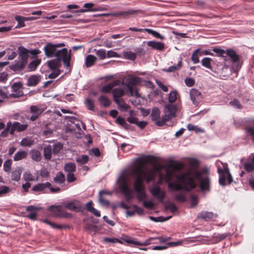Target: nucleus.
<instances>
[{
  "label": "nucleus",
  "mask_w": 254,
  "mask_h": 254,
  "mask_svg": "<svg viewBox=\"0 0 254 254\" xmlns=\"http://www.w3.org/2000/svg\"><path fill=\"white\" fill-rule=\"evenodd\" d=\"M189 169L184 173L177 176V180L183 186L176 183H169L168 187L172 190H180L184 189L189 191L195 189L197 186L195 180L199 181V187L201 191H209L210 189V170L207 167L200 169L199 160L195 158H190L187 163Z\"/></svg>",
  "instance_id": "f257e3e1"
},
{
  "label": "nucleus",
  "mask_w": 254,
  "mask_h": 254,
  "mask_svg": "<svg viewBox=\"0 0 254 254\" xmlns=\"http://www.w3.org/2000/svg\"><path fill=\"white\" fill-rule=\"evenodd\" d=\"M156 161V158L153 155H145L136 158L133 162L132 175L135 177L133 189L137 193V198L139 201L145 199L146 194L144 190L143 181L149 183L155 179V174L151 170H146L144 167Z\"/></svg>",
  "instance_id": "f03ea898"
},
{
  "label": "nucleus",
  "mask_w": 254,
  "mask_h": 254,
  "mask_svg": "<svg viewBox=\"0 0 254 254\" xmlns=\"http://www.w3.org/2000/svg\"><path fill=\"white\" fill-rule=\"evenodd\" d=\"M212 50L216 54V55L219 57L224 58V63H218L216 64V67L214 72L220 74L222 77H225L227 76V71L229 68V65L226 64L225 62L227 61L226 54L231 60L233 63H237L240 61V56L237 54L236 52L233 49L229 48L225 50L217 47H212Z\"/></svg>",
  "instance_id": "7ed1b4c3"
},
{
  "label": "nucleus",
  "mask_w": 254,
  "mask_h": 254,
  "mask_svg": "<svg viewBox=\"0 0 254 254\" xmlns=\"http://www.w3.org/2000/svg\"><path fill=\"white\" fill-rule=\"evenodd\" d=\"M177 111V107L176 105L168 104L164 107V114L161 117H160V111L157 107H154L152 109L151 116L152 120L155 122L156 125L162 126L166 122L176 117Z\"/></svg>",
  "instance_id": "20e7f679"
},
{
  "label": "nucleus",
  "mask_w": 254,
  "mask_h": 254,
  "mask_svg": "<svg viewBox=\"0 0 254 254\" xmlns=\"http://www.w3.org/2000/svg\"><path fill=\"white\" fill-rule=\"evenodd\" d=\"M18 52V60L10 66V69L14 71L23 69L28 63L29 51L22 46H19Z\"/></svg>",
  "instance_id": "39448f33"
},
{
  "label": "nucleus",
  "mask_w": 254,
  "mask_h": 254,
  "mask_svg": "<svg viewBox=\"0 0 254 254\" xmlns=\"http://www.w3.org/2000/svg\"><path fill=\"white\" fill-rule=\"evenodd\" d=\"M124 81L126 83V86L131 96L135 95L137 96L139 95L138 91L137 86L140 85L142 83V78L133 74H129L125 80L122 82V85L124 84Z\"/></svg>",
  "instance_id": "423d86ee"
},
{
  "label": "nucleus",
  "mask_w": 254,
  "mask_h": 254,
  "mask_svg": "<svg viewBox=\"0 0 254 254\" xmlns=\"http://www.w3.org/2000/svg\"><path fill=\"white\" fill-rule=\"evenodd\" d=\"M125 93V92L123 88H115L112 92L113 99L120 110L127 111L130 108V106L122 98L124 96Z\"/></svg>",
  "instance_id": "0eeeda50"
},
{
  "label": "nucleus",
  "mask_w": 254,
  "mask_h": 254,
  "mask_svg": "<svg viewBox=\"0 0 254 254\" xmlns=\"http://www.w3.org/2000/svg\"><path fill=\"white\" fill-rule=\"evenodd\" d=\"M217 173L219 175V183L221 185L225 186L231 184L233 182L232 177L227 164L223 165V167L218 166Z\"/></svg>",
  "instance_id": "6e6552de"
},
{
  "label": "nucleus",
  "mask_w": 254,
  "mask_h": 254,
  "mask_svg": "<svg viewBox=\"0 0 254 254\" xmlns=\"http://www.w3.org/2000/svg\"><path fill=\"white\" fill-rule=\"evenodd\" d=\"M64 209V206L62 205H52L49 207V210L54 217L65 218H72V214L66 212Z\"/></svg>",
  "instance_id": "1a4fd4ad"
},
{
  "label": "nucleus",
  "mask_w": 254,
  "mask_h": 254,
  "mask_svg": "<svg viewBox=\"0 0 254 254\" xmlns=\"http://www.w3.org/2000/svg\"><path fill=\"white\" fill-rule=\"evenodd\" d=\"M47 189H49L52 193H57L61 191L59 187L54 188L52 184L48 182L42 183H38L33 186L31 190L34 192H43Z\"/></svg>",
  "instance_id": "9d476101"
},
{
  "label": "nucleus",
  "mask_w": 254,
  "mask_h": 254,
  "mask_svg": "<svg viewBox=\"0 0 254 254\" xmlns=\"http://www.w3.org/2000/svg\"><path fill=\"white\" fill-rule=\"evenodd\" d=\"M70 51H68L66 48H63L60 50H58L56 54L57 59L61 62L62 60L64 66L66 67L69 66L71 55Z\"/></svg>",
  "instance_id": "9b49d317"
},
{
  "label": "nucleus",
  "mask_w": 254,
  "mask_h": 254,
  "mask_svg": "<svg viewBox=\"0 0 254 254\" xmlns=\"http://www.w3.org/2000/svg\"><path fill=\"white\" fill-rule=\"evenodd\" d=\"M64 43H58L53 44L50 43H47L44 48V51L46 56L48 58H51L56 56V52L58 51L57 48L64 47Z\"/></svg>",
  "instance_id": "f8f14e48"
},
{
  "label": "nucleus",
  "mask_w": 254,
  "mask_h": 254,
  "mask_svg": "<svg viewBox=\"0 0 254 254\" xmlns=\"http://www.w3.org/2000/svg\"><path fill=\"white\" fill-rule=\"evenodd\" d=\"M11 93L9 94L10 98H17L23 96V84L20 82L14 83L11 86Z\"/></svg>",
  "instance_id": "ddd939ff"
},
{
  "label": "nucleus",
  "mask_w": 254,
  "mask_h": 254,
  "mask_svg": "<svg viewBox=\"0 0 254 254\" xmlns=\"http://www.w3.org/2000/svg\"><path fill=\"white\" fill-rule=\"evenodd\" d=\"M190 97L192 103L197 106L202 98V95L201 92L197 89L193 88L190 90Z\"/></svg>",
  "instance_id": "4468645a"
},
{
  "label": "nucleus",
  "mask_w": 254,
  "mask_h": 254,
  "mask_svg": "<svg viewBox=\"0 0 254 254\" xmlns=\"http://www.w3.org/2000/svg\"><path fill=\"white\" fill-rule=\"evenodd\" d=\"M94 5V3L92 2L85 3L83 5V7L85 8L84 9L75 10L74 12L75 13H84L86 12L99 11L106 10V8L103 7L99 6L97 7H93Z\"/></svg>",
  "instance_id": "2eb2a0df"
},
{
  "label": "nucleus",
  "mask_w": 254,
  "mask_h": 254,
  "mask_svg": "<svg viewBox=\"0 0 254 254\" xmlns=\"http://www.w3.org/2000/svg\"><path fill=\"white\" fill-rule=\"evenodd\" d=\"M151 194L155 197L159 201L163 202L165 197L166 193L159 186H155L149 189Z\"/></svg>",
  "instance_id": "dca6fc26"
},
{
  "label": "nucleus",
  "mask_w": 254,
  "mask_h": 254,
  "mask_svg": "<svg viewBox=\"0 0 254 254\" xmlns=\"http://www.w3.org/2000/svg\"><path fill=\"white\" fill-rule=\"evenodd\" d=\"M42 208L35 206L33 205H28L26 207V211L28 212L25 217L30 219L31 220H36L37 219L38 212Z\"/></svg>",
  "instance_id": "f3484780"
},
{
  "label": "nucleus",
  "mask_w": 254,
  "mask_h": 254,
  "mask_svg": "<svg viewBox=\"0 0 254 254\" xmlns=\"http://www.w3.org/2000/svg\"><path fill=\"white\" fill-rule=\"evenodd\" d=\"M10 134L13 135L15 131L22 132L26 130L28 127V124H21L18 122H14L11 124Z\"/></svg>",
  "instance_id": "a211bd4d"
},
{
  "label": "nucleus",
  "mask_w": 254,
  "mask_h": 254,
  "mask_svg": "<svg viewBox=\"0 0 254 254\" xmlns=\"http://www.w3.org/2000/svg\"><path fill=\"white\" fill-rule=\"evenodd\" d=\"M128 30L131 31H133V32L145 31V32H147L148 33L152 35V36H153L154 37H155L156 38H158L161 40H163L165 39V37L164 36L161 35L157 31L152 30L151 29H148V28L138 29V28H137L135 27H129L128 28Z\"/></svg>",
  "instance_id": "6ab92c4d"
},
{
  "label": "nucleus",
  "mask_w": 254,
  "mask_h": 254,
  "mask_svg": "<svg viewBox=\"0 0 254 254\" xmlns=\"http://www.w3.org/2000/svg\"><path fill=\"white\" fill-rule=\"evenodd\" d=\"M30 112L32 114V116L29 118V120L31 121H35L43 113L44 109L39 108L36 105H32L30 107Z\"/></svg>",
  "instance_id": "aec40b11"
},
{
  "label": "nucleus",
  "mask_w": 254,
  "mask_h": 254,
  "mask_svg": "<svg viewBox=\"0 0 254 254\" xmlns=\"http://www.w3.org/2000/svg\"><path fill=\"white\" fill-rule=\"evenodd\" d=\"M139 12L140 10L138 9H129L127 11L114 12L112 15L114 17L123 16L125 18H127L130 15H136Z\"/></svg>",
  "instance_id": "412c9836"
},
{
  "label": "nucleus",
  "mask_w": 254,
  "mask_h": 254,
  "mask_svg": "<svg viewBox=\"0 0 254 254\" xmlns=\"http://www.w3.org/2000/svg\"><path fill=\"white\" fill-rule=\"evenodd\" d=\"M120 189L127 199L129 200L132 197L133 191L126 183L122 184L120 187Z\"/></svg>",
  "instance_id": "4be33fe9"
},
{
  "label": "nucleus",
  "mask_w": 254,
  "mask_h": 254,
  "mask_svg": "<svg viewBox=\"0 0 254 254\" xmlns=\"http://www.w3.org/2000/svg\"><path fill=\"white\" fill-rule=\"evenodd\" d=\"M121 82L119 80H116L112 82L104 85L101 89V91L105 93H110L113 92L114 87L120 84Z\"/></svg>",
  "instance_id": "5701e85b"
},
{
  "label": "nucleus",
  "mask_w": 254,
  "mask_h": 254,
  "mask_svg": "<svg viewBox=\"0 0 254 254\" xmlns=\"http://www.w3.org/2000/svg\"><path fill=\"white\" fill-rule=\"evenodd\" d=\"M243 167L247 173H251L254 171V155L248 158L244 163Z\"/></svg>",
  "instance_id": "b1692460"
},
{
  "label": "nucleus",
  "mask_w": 254,
  "mask_h": 254,
  "mask_svg": "<svg viewBox=\"0 0 254 254\" xmlns=\"http://www.w3.org/2000/svg\"><path fill=\"white\" fill-rule=\"evenodd\" d=\"M28 152L23 149H19L14 154L13 159L15 162L26 159L28 156Z\"/></svg>",
  "instance_id": "393cba45"
},
{
  "label": "nucleus",
  "mask_w": 254,
  "mask_h": 254,
  "mask_svg": "<svg viewBox=\"0 0 254 254\" xmlns=\"http://www.w3.org/2000/svg\"><path fill=\"white\" fill-rule=\"evenodd\" d=\"M217 217L216 214L212 212H201L198 215V218L205 221H210Z\"/></svg>",
  "instance_id": "a878e982"
},
{
  "label": "nucleus",
  "mask_w": 254,
  "mask_h": 254,
  "mask_svg": "<svg viewBox=\"0 0 254 254\" xmlns=\"http://www.w3.org/2000/svg\"><path fill=\"white\" fill-rule=\"evenodd\" d=\"M147 45L153 49L162 51L165 49V44L162 42L150 41L147 42Z\"/></svg>",
  "instance_id": "bb28decb"
},
{
  "label": "nucleus",
  "mask_w": 254,
  "mask_h": 254,
  "mask_svg": "<svg viewBox=\"0 0 254 254\" xmlns=\"http://www.w3.org/2000/svg\"><path fill=\"white\" fill-rule=\"evenodd\" d=\"M84 229L86 232L90 234H94L99 230L97 226L92 223L85 222Z\"/></svg>",
  "instance_id": "cd10ccee"
},
{
  "label": "nucleus",
  "mask_w": 254,
  "mask_h": 254,
  "mask_svg": "<svg viewBox=\"0 0 254 254\" xmlns=\"http://www.w3.org/2000/svg\"><path fill=\"white\" fill-rule=\"evenodd\" d=\"M54 182L58 185H62L65 182V176L62 171L58 172L53 179Z\"/></svg>",
  "instance_id": "c85d7f7f"
},
{
  "label": "nucleus",
  "mask_w": 254,
  "mask_h": 254,
  "mask_svg": "<svg viewBox=\"0 0 254 254\" xmlns=\"http://www.w3.org/2000/svg\"><path fill=\"white\" fill-rule=\"evenodd\" d=\"M41 76L38 75H32L29 76L27 80V85L28 86H35L40 80Z\"/></svg>",
  "instance_id": "c756f323"
},
{
  "label": "nucleus",
  "mask_w": 254,
  "mask_h": 254,
  "mask_svg": "<svg viewBox=\"0 0 254 254\" xmlns=\"http://www.w3.org/2000/svg\"><path fill=\"white\" fill-rule=\"evenodd\" d=\"M93 203L92 200H90L88 201L86 204H85V208L86 210L94 214L96 217H100L101 214L99 211L96 210L94 207H93Z\"/></svg>",
  "instance_id": "7c9ffc66"
},
{
  "label": "nucleus",
  "mask_w": 254,
  "mask_h": 254,
  "mask_svg": "<svg viewBox=\"0 0 254 254\" xmlns=\"http://www.w3.org/2000/svg\"><path fill=\"white\" fill-rule=\"evenodd\" d=\"M22 169L17 167L11 172V177L13 181L18 182L20 180Z\"/></svg>",
  "instance_id": "2f4dec72"
},
{
  "label": "nucleus",
  "mask_w": 254,
  "mask_h": 254,
  "mask_svg": "<svg viewBox=\"0 0 254 254\" xmlns=\"http://www.w3.org/2000/svg\"><path fill=\"white\" fill-rule=\"evenodd\" d=\"M185 167V165L184 163L178 161H174L169 163L167 166V168H171L177 171H180L183 169Z\"/></svg>",
  "instance_id": "473e14b6"
},
{
  "label": "nucleus",
  "mask_w": 254,
  "mask_h": 254,
  "mask_svg": "<svg viewBox=\"0 0 254 254\" xmlns=\"http://www.w3.org/2000/svg\"><path fill=\"white\" fill-rule=\"evenodd\" d=\"M98 102L101 106L105 108L109 107L111 104L110 99L106 96L103 95L98 98Z\"/></svg>",
  "instance_id": "72a5a7b5"
},
{
  "label": "nucleus",
  "mask_w": 254,
  "mask_h": 254,
  "mask_svg": "<svg viewBox=\"0 0 254 254\" xmlns=\"http://www.w3.org/2000/svg\"><path fill=\"white\" fill-rule=\"evenodd\" d=\"M29 153L30 157L33 160L36 162H39L41 160L42 155L41 152L39 150L33 149L30 150Z\"/></svg>",
  "instance_id": "f704fd0d"
},
{
  "label": "nucleus",
  "mask_w": 254,
  "mask_h": 254,
  "mask_svg": "<svg viewBox=\"0 0 254 254\" xmlns=\"http://www.w3.org/2000/svg\"><path fill=\"white\" fill-rule=\"evenodd\" d=\"M48 66L52 70L59 69V67L61 65V62L57 59H53L47 62Z\"/></svg>",
  "instance_id": "c9c22d12"
},
{
  "label": "nucleus",
  "mask_w": 254,
  "mask_h": 254,
  "mask_svg": "<svg viewBox=\"0 0 254 254\" xmlns=\"http://www.w3.org/2000/svg\"><path fill=\"white\" fill-rule=\"evenodd\" d=\"M76 169V167L75 164L72 162L66 163L64 167V170L66 174L69 173H75Z\"/></svg>",
  "instance_id": "e433bc0d"
},
{
  "label": "nucleus",
  "mask_w": 254,
  "mask_h": 254,
  "mask_svg": "<svg viewBox=\"0 0 254 254\" xmlns=\"http://www.w3.org/2000/svg\"><path fill=\"white\" fill-rule=\"evenodd\" d=\"M183 66V63L182 60L180 59L177 65H172L169 66L167 69H164L167 72H174L176 71L179 70Z\"/></svg>",
  "instance_id": "4c0bfd02"
},
{
  "label": "nucleus",
  "mask_w": 254,
  "mask_h": 254,
  "mask_svg": "<svg viewBox=\"0 0 254 254\" xmlns=\"http://www.w3.org/2000/svg\"><path fill=\"white\" fill-rule=\"evenodd\" d=\"M97 60L96 57L92 55H88L85 59L86 66L91 67L92 66Z\"/></svg>",
  "instance_id": "58836bf2"
},
{
  "label": "nucleus",
  "mask_w": 254,
  "mask_h": 254,
  "mask_svg": "<svg viewBox=\"0 0 254 254\" xmlns=\"http://www.w3.org/2000/svg\"><path fill=\"white\" fill-rule=\"evenodd\" d=\"M212 61V59L210 58H204L201 60V64L204 67L212 70V66L211 65Z\"/></svg>",
  "instance_id": "ea45409f"
},
{
  "label": "nucleus",
  "mask_w": 254,
  "mask_h": 254,
  "mask_svg": "<svg viewBox=\"0 0 254 254\" xmlns=\"http://www.w3.org/2000/svg\"><path fill=\"white\" fill-rule=\"evenodd\" d=\"M12 165V161L10 159L5 160L3 164V170L5 173H9L11 170Z\"/></svg>",
  "instance_id": "a19ab883"
},
{
  "label": "nucleus",
  "mask_w": 254,
  "mask_h": 254,
  "mask_svg": "<svg viewBox=\"0 0 254 254\" xmlns=\"http://www.w3.org/2000/svg\"><path fill=\"white\" fill-rule=\"evenodd\" d=\"M14 18L15 20L18 22L17 25L15 27V28H20L23 27L25 26V17L20 15H16Z\"/></svg>",
  "instance_id": "79ce46f5"
},
{
  "label": "nucleus",
  "mask_w": 254,
  "mask_h": 254,
  "mask_svg": "<svg viewBox=\"0 0 254 254\" xmlns=\"http://www.w3.org/2000/svg\"><path fill=\"white\" fill-rule=\"evenodd\" d=\"M41 63L39 59H35L31 62L28 64V67L30 71H34Z\"/></svg>",
  "instance_id": "37998d69"
},
{
  "label": "nucleus",
  "mask_w": 254,
  "mask_h": 254,
  "mask_svg": "<svg viewBox=\"0 0 254 254\" xmlns=\"http://www.w3.org/2000/svg\"><path fill=\"white\" fill-rule=\"evenodd\" d=\"M89 160V157L87 155H82L76 159V162L80 165L87 163Z\"/></svg>",
  "instance_id": "c03bdc74"
},
{
  "label": "nucleus",
  "mask_w": 254,
  "mask_h": 254,
  "mask_svg": "<svg viewBox=\"0 0 254 254\" xmlns=\"http://www.w3.org/2000/svg\"><path fill=\"white\" fill-rule=\"evenodd\" d=\"M34 141L29 137L23 138L20 141V145L23 147H29L33 145Z\"/></svg>",
  "instance_id": "a18cd8bd"
},
{
  "label": "nucleus",
  "mask_w": 254,
  "mask_h": 254,
  "mask_svg": "<svg viewBox=\"0 0 254 254\" xmlns=\"http://www.w3.org/2000/svg\"><path fill=\"white\" fill-rule=\"evenodd\" d=\"M44 156L46 159H51L52 157L51 146L48 145L44 148Z\"/></svg>",
  "instance_id": "49530a36"
},
{
  "label": "nucleus",
  "mask_w": 254,
  "mask_h": 254,
  "mask_svg": "<svg viewBox=\"0 0 254 254\" xmlns=\"http://www.w3.org/2000/svg\"><path fill=\"white\" fill-rule=\"evenodd\" d=\"M200 51V49L195 50L192 53L191 60L193 64H196L199 62L198 53Z\"/></svg>",
  "instance_id": "de8ad7c7"
},
{
  "label": "nucleus",
  "mask_w": 254,
  "mask_h": 254,
  "mask_svg": "<svg viewBox=\"0 0 254 254\" xmlns=\"http://www.w3.org/2000/svg\"><path fill=\"white\" fill-rule=\"evenodd\" d=\"M64 206L65 209H68L72 211H75L78 208L77 205L74 201L67 202Z\"/></svg>",
  "instance_id": "09e8293b"
},
{
  "label": "nucleus",
  "mask_w": 254,
  "mask_h": 254,
  "mask_svg": "<svg viewBox=\"0 0 254 254\" xmlns=\"http://www.w3.org/2000/svg\"><path fill=\"white\" fill-rule=\"evenodd\" d=\"M124 57L126 59L134 61L136 58V55L132 52L127 51L124 53Z\"/></svg>",
  "instance_id": "8fccbe9b"
},
{
  "label": "nucleus",
  "mask_w": 254,
  "mask_h": 254,
  "mask_svg": "<svg viewBox=\"0 0 254 254\" xmlns=\"http://www.w3.org/2000/svg\"><path fill=\"white\" fill-rule=\"evenodd\" d=\"M96 52V55L98 57L99 59L103 60L106 59L107 57L106 52L104 49H99L98 50H94Z\"/></svg>",
  "instance_id": "3c124183"
},
{
  "label": "nucleus",
  "mask_w": 254,
  "mask_h": 254,
  "mask_svg": "<svg viewBox=\"0 0 254 254\" xmlns=\"http://www.w3.org/2000/svg\"><path fill=\"white\" fill-rule=\"evenodd\" d=\"M177 92L176 91H172L169 94L168 101L170 103H173L176 101Z\"/></svg>",
  "instance_id": "603ef678"
},
{
  "label": "nucleus",
  "mask_w": 254,
  "mask_h": 254,
  "mask_svg": "<svg viewBox=\"0 0 254 254\" xmlns=\"http://www.w3.org/2000/svg\"><path fill=\"white\" fill-rule=\"evenodd\" d=\"M11 123L8 122L6 124V128L0 133V136L5 137L8 135V132H10V129L11 128Z\"/></svg>",
  "instance_id": "864d4df0"
},
{
  "label": "nucleus",
  "mask_w": 254,
  "mask_h": 254,
  "mask_svg": "<svg viewBox=\"0 0 254 254\" xmlns=\"http://www.w3.org/2000/svg\"><path fill=\"white\" fill-rule=\"evenodd\" d=\"M122 240L124 242L127 244H133L137 246V241L134 239H131L127 236H125L124 238H122Z\"/></svg>",
  "instance_id": "5fc2aeb1"
},
{
  "label": "nucleus",
  "mask_w": 254,
  "mask_h": 254,
  "mask_svg": "<svg viewBox=\"0 0 254 254\" xmlns=\"http://www.w3.org/2000/svg\"><path fill=\"white\" fill-rule=\"evenodd\" d=\"M77 180V178L74 173H69L66 174V181L68 183H71Z\"/></svg>",
  "instance_id": "6e6d98bb"
},
{
  "label": "nucleus",
  "mask_w": 254,
  "mask_h": 254,
  "mask_svg": "<svg viewBox=\"0 0 254 254\" xmlns=\"http://www.w3.org/2000/svg\"><path fill=\"white\" fill-rule=\"evenodd\" d=\"M186 85L188 87L193 86L195 83V79L192 77H186L184 80Z\"/></svg>",
  "instance_id": "4d7b16f0"
},
{
  "label": "nucleus",
  "mask_w": 254,
  "mask_h": 254,
  "mask_svg": "<svg viewBox=\"0 0 254 254\" xmlns=\"http://www.w3.org/2000/svg\"><path fill=\"white\" fill-rule=\"evenodd\" d=\"M23 178L26 182H28L34 181V176L29 172H26L24 174Z\"/></svg>",
  "instance_id": "13d9d810"
},
{
  "label": "nucleus",
  "mask_w": 254,
  "mask_h": 254,
  "mask_svg": "<svg viewBox=\"0 0 254 254\" xmlns=\"http://www.w3.org/2000/svg\"><path fill=\"white\" fill-rule=\"evenodd\" d=\"M10 191V189L9 187L6 186H0V197L3 195L6 194Z\"/></svg>",
  "instance_id": "bf43d9fd"
},
{
  "label": "nucleus",
  "mask_w": 254,
  "mask_h": 254,
  "mask_svg": "<svg viewBox=\"0 0 254 254\" xmlns=\"http://www.w3.org/2000/svg\"><path fill=\"white\" fill-rule=\"evenodd\" d=\"M85 104L88 110L90 111L94 110V101L93 100L89 98L86 99Z\"/></svg>",
  "instance_id": "052dcab7"
},
{
  "label": "nucleus",
  "mask_w": 254,
  "mask_h": 254,
  "mask_svg": "<svg viewBox=\"0 0 254 254\" xmlns=\"http://www.w3.org/2000/svg\"><path fill=\"white\" fill-rule=\"evenodd\" d=\"M155 82L158 86L164 92H167L168 91V87L163 84V83L159 80H156Z\"/></svg>",
  "instance_id": "680f3d73"
},
{
  "label": "nucleus",
  "mask_w": 254,
  "mask_h": 254,
  "mask_svg": "<svg viewBox=\"0 0 254 254\" xmlns=\"http://www.w3.org/2000/svg\"><path fill=\"white\" fill-rule=\"evenodd\" d=\"M8 73L7 72L3 71L0 72V82L5 83L7 80Z\"/></svg>",
  "instance_id": "e2e57ef3"
},
{
  "label": "nucleus",
  "mask_w": 254,
  "mask_h": 254,
  "mask_svg": "<svg viewBox=\"0 0 254 254\" xmlns=\"http://www.w3.org/2000/svg\"><path fill=\"white\" fill-rule=\"evenodd\" d=\"M61 72L60 69L52 70V72L49 75L48 77L51 79H55L61 74Z\"/></svg>",
  "instance_id": "0e129e2a"
},
{
  "label": "nucleus",
  "mask_w": 254,
  "mask_h": 254,
  "mask_svg": "<svg viewBox=\"0 0 254 254\" xmlns=\"http://www.w3.org/2000/svg\"><path fill=\"white\" fill-rule=\"evenodd\" d=\"M105 193H106V191L105 190H101L99 192V201L102 204L109 205V201L104 199L102 198V194H105Z\"/></svg>",
  "instance_id": "69168bd1"
},
{
  "label": "nucleus",
  "mask_w": 254,
  "mask_h": 254,
  "mask_svg": "<svg viewBox=\"0 0 254 254\" xmlns=\"http://www.w3.org/2000/svg\"><path fill=\"white\" fill-rule=\"evenodd\" d=\"M89 154L94 155L96 157H99L100 156V151L98 148H93L90 151Z\"/></svg>",
  "instance_id": "338daca9"
},
{
  "label": "nucleus",
  "mask_w": 254,
  "mask_h": 254,
  "mask_svg": "<svg viewBox=\"0 0 254 254\" xmlns=\"http://www.w3.org/2000/svg\"><path fill=\"white\" fill-rule=\"evenodd\" d=\"M247 132L251 136L253 141H254V127H248L246 129Z\"/></svg>",
  "instance_id": "774afa93"
}]
</instances>
